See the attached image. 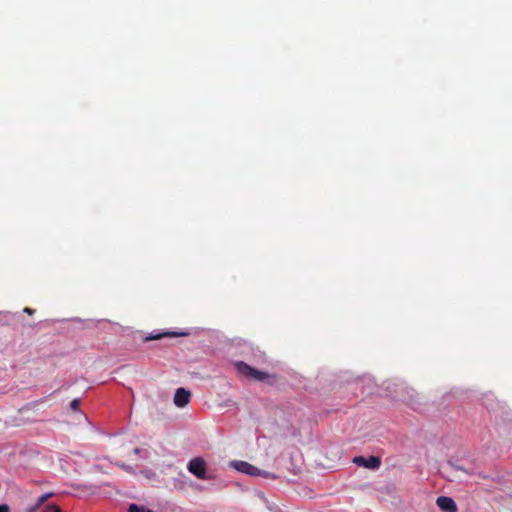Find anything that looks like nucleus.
<instances>
[{"instance_id":"1","label":"nucleus","mask_w":512,"mask_h":512,"mask_svg":"<svg viewBox=\"0 0 512 512\" xmlns=\"http://www.w3.org/2000/svg\"><path fill=\"white\" fill-rule=\"evenodd\" d=\"M230 466L233 467L236 471L246 475L260 476L263 478L273 477L270 472L262 471L246 461L234 460L230 463Z\"/></svg>"},{"instance_id":"2","label":"nucleus","mask_w":512,"mask_h":512,"mask_svg":"<svg viewBox=\"0 0 512 512\" xmlns=\"http://www.w3.org/2000/svg\"><path fill=\"white\" fill-rule=\"evenodd\" d=\"M187 469L190 473L201 480L212 479L213 477L207 472L205 461L202 458H194L189 461Z\"/></svg>"},{"instance_id":"3","label":"nucleus","mask_w":512,"mask_h":512,"mask_svg":"<svg viewBox=\"0 0 512 512\" xmlns=\"http://www.w3.org/2000/svg\"><path fill=\"white\" fill-rule=\"evenodd\" d=\"M237 371L245 377L253 380H264L267 375L264 372L256 370L244 362H237L235 364Z\"/></svg>"},{"instance_id":"4","label":"nucleus","mask_w":512,"mask_h":512,"mask_svg":"<svg viewBox=\"0 0 512 512\" xmlns=\"http://www.w3.org/2000/svg\"><path fill=\"white\" fill-rule=\"evenodd\" d=\"M353 462L361 467H365L371 470H375L380 467V459L375 456H370L368 458L358 456L353 459Z\"/></svg>"},{"instance_id":"5","label":"nucleus","mask_w":512,"mask_h":512,"mask_svg":"<svg viewBox=\"0 0 512 512\" xmlns=\"http://www.w3.org/2000/svg\"><path fill=\"white\" fill-rule=\"evenodd\" d=\"M189 335L186 331H165V332H152L144 337V341L159 340L163 337H179Z\"/></svg>"},{"instance_id":"6","label":"nucleus","mask_w":512,"mask_h":512,"mask_svg":"<svg viewBox=\"0 0 512 512\" xmlns=\"http://www.w3.org/2000/svg\"><path fill=\"white\" fill-rule=\"evenodd\" d=\"M437 506L444 512H457L455 501L447 496H440L436 500Z\"/></svg>"},{"instance_id":"7","label":"nucleus","mask_w":512,"mask_h":512,"mask_svg":"<svg viewBox=\"0 0 512 512\" xmlns=\"http://www.w3.org/2000/svg\"><path fill=\"white\" fill-rule=\"evenodd\" d=\"M190 392L184 388H178L174 395V403L178 407H184L189 403Z\"/></svg>"},{"instance_id":"8","label":"nucleus","mask_w":512,"mask_h":512,"mask_svg":"<svg viewBox=\"0 0 512 512\" xmlns=\"http://www.w3.org/2000/svg\"><path fill=\"white\" fill-rule=\"evenodd\" d=\"M129 512H152L151 510L145 508L144 506H138L137 504H131L129 506Z\"/></svg>"},{"instance_id":"9","label":"nucleus","mask_w":512,"mask_h":512,"mask_svg":"<svg viewBox=\"0 0 512 512\" xmlns=\"http://www.w3.org/2000/svg\"><path fill=\"white\" fill-rule=\"evenodd\" d=\"M53 494L52 493H45L37 498L36 504L40 507L42 506Z\"/></svg>"},{"instance_id":"10","label":"nucleus","mask_w":512,"mask_h":512,"mask_svg":"<svg viewBox=\"0 0 512 512\" xmlns=\"http://www.w3.org/2000/svg\"><path fill=\"white\" fill-rule=\"evenodd\" d=\"M43 512H60V508L55 505H49L45 508Z\"/></svg>"},{"instance_id":"11","label":"nucleus","mask_w":512,"mask_h":512,"mask_svg":"<svg viewBox=\"0 0 512 512\" xmlns=\"http://www.w3.org/2000/svg\"><path fill=\"white\" fill-rule=\"evenodd\" d=\"M39 506L34 503L26 507V512H36L38 510Z\"/></svg>"},{"instance_id":"12","label":"nucleus","mask_w":512,"mask_h":512,"mask_svg":"<svg viewBox=\"0 0 512 512\" xmlns=\"http://www.w3.org/2000/svg\"><path fill=\"white\" fill-rule=\"evenodd\" d=\"M70 406H71V408H72L73 410H77V409H78V407H79V400H78V399H74V400L71 402Z\"/></svg>"},{"instance_id":"13","label":"nucleus","mask_w":512,"mask_h":512,"mask_svg":"<svg viewBox=\"0 0 512 512\" xmlns=\"http://www.w3.org/2000/svg\"><path fill=\"white\" fill-rule=\"evenodd\" d=\"M0 512H10V507L7 504H1Z\"/></svg>"},{"instance_id":"14","label":"nucleus","mask_w":512,"mask_h":512,"mask_svg":"<svg viewBox=\"0 0 512 512\" xmlns=\"http://www.w3.org/2000/svg\"><path fill=\"white\" fill-rule=\"evenodd\" d=\"M24 313H27L29 316H33L34 313H35V310L34 309H31V308H28L26 307L24 310H23Z\"/></svg>"},{"instance_id":"15","label":"nucleus","mask_w":512,"mask_h":512,"mask_svg":"<svg viewBox=\"0 0 512 512\" xmlns=\"http://www.w3.org/2000/svg\"><path fill=\"white\" fill-rule=\"evenodd\" d=\"M10 317L9 312H0V318H8Z\"/></svg>"}]
</instances>
